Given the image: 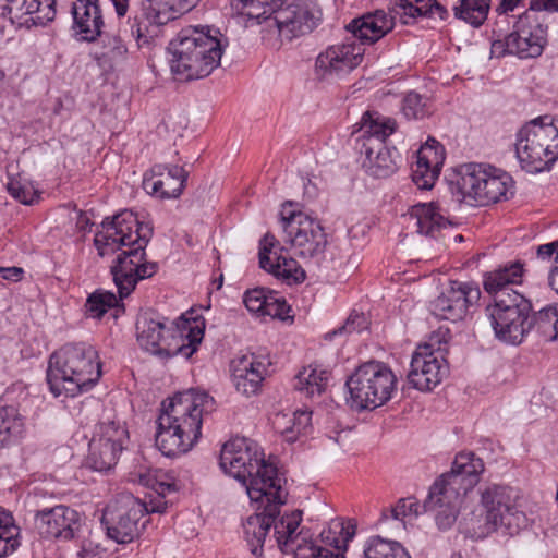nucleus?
Masks as SVG:
<instances>
[{"label":"nucleus","mask_w":558,"mask_h":558,"mask_svg":"<svg viewBox=\"0 0 558 558\" xmlns=\"http://www.w3.org/2000/svg\"><path fill=\"white\" fill-rule=\"evenodd\" d=\"M151 233V228L141 223L133 211L123 210L104 219L95 234L94 244L100 256L120 252L110 267L120 299L129 296L140 280L157 272V263L145 260Z\"/></svg>","instance_id":"1"},{"label":"nucleus","mask_w":558,"mask_h":558,"mask_svg":"<svg viewBox=\"0 0 558 558\" xmlns=\"http://www.w3.org/2000/svg\"><path fill=\"white\" fill-rule=\"evenodd\" d=\"M214 399L205 391L189 389L174 395L157 418L155 442L166 457L189 452L202 436L203 415L214 410Z\"/></svg>","instance_id":"2"},{"label":"nucleus","mask_w":558,"mask_h":558,"mask_svg":"<svg viewBox=\"0 0 558 558\" xmlns=\"http://www.w3.org/2000/svg\"><path fill=\"white\" fill-rule=\"evenodd\" d=\"M220 468L239 481L251 500H262L266 493L283 496L282 480L277 468L264 459L258 444L250 438L235 437L227 441L220 452Z\"/></svg>","instance_id":"3"},{"label":"nucleus","mask_w":558,"mask_h":558,"mask_svg":"<svg viewBox=\"0 0 558 558\" xmlns=\"http://www.w3.org/2000/svg\"><path fill=\"white\" fill-rule=\"evenodd\" d=\"M219 29L187 27L170 41L171 72L181 81L208 76L219 64L227 45Z\"/></svg>","instance_id":"4"},{"label":"nucleus","mask_w":558,"mask_h":558,"mask_svg":"<svg viewBox=\"0 0 558 558\" xmlns=\"http://www.w3.org/2000/svg\"><path fill=\"white\" fill-rule=\"evenodd\" d=\"M231 0L233 11L258 23L274 26L281 39L292 40L311 33L322 19L313 0Z\"/></svg>","instance_id":"5"},{"label":"nucleus","mask_w":558,"mask_h":558,"mask_svg":"<svg viewBox=\"0 0 558 558\" xmlns=\"http://www.w3.org/2000/svg\"><path fill=\"white\" fill-rule=\"evenodd\" d=\"M101 376L98 352L87 343H68L48 362L47 383L54 397H74L89 390Z\"/></svg>","instance_id":"6"},{"label":"nucleus","mask_w":558,"mask_h":558,"mask_svg":"<svg viewBox=\"0 0 558 558\" xmlns=\"http://www.w3.org/2000/svg\"><path fill=\"white\" fill-rule=\"evenodd\" d=\"M515 492L502 485H489L481 492V507L464 518L465 530L473 539H482L502 529L515 535L526 525V515L517 506Z\"/></svg>","instance_id":"7"},{"label":"nucleus","mask_w":558,"mask_h":558,"mask_svg":"<svg viewBox=\"0 0 558 558\" xmlns=\"http://www.w3.org/2000/svg\"><path fill=\"white\" fill-rule=\"evenodd\" d=\"M301 521V511H292L276 525V545L282 553L292 554L295 558H344L341 550H345L348 543L354 537L355 524L335 520L327 532H322V537L337 550L333 551L316 546L307 531L296 532Z\"/></svg>","instance_id":"8"},{"label":"nucleus","mask_w":558,"mask_h":558,"mask_svg":"<svg viewBox=\"0 0 558 558\" xmlns=\"http://www.w3.org/2000/svg\"><path fill=\"white\" fill-rule=\"evenodd\" d=\"M166 23L167 19L160 12L151 15L145 9L141 15L129 19L126 25L121 26L117 34L102 36L100 50L94 53L95 61L99 66L108 69L125 62L129 54L133 53L131 39L138 51L150 52L156 45L159 27Z\"/></svg>","instance_id":"9"},{"label":"nucleus","mask_w":558,"mask_h":558,"mask_svg":"<svg viewBox=\"0 0 558 558\" xmlns=\"http://www.w3.org/2000/svg\"><path fill=\"white\" fill-rule=\"evenodd\" d=\"M515 155L530 173L548 170L558 160V128L550 117L533 119L519 130Z\"/></svg>","instance_id":"10"},{"label":"nucleus","mask_w":558,"mask_h":558,"mask_svg":"<svg viewBox=\"0 0 558 558\" xmlns=\"http://www.w3.org/2000/svg\"><path fill=\"white\" fill-rule=\"evenodd\" d=\"M349 405L356 410H374L387 403L397 389V377L379 361H368L356 367L347 379Z\"/></svg>","instance_id":"11"},{"label":"nucleus","mask_w":558,"mask_h":558,"mask_svg":"<svg viewBox=\"0 0 558 558\" xmlns=\"http://www.w3.org/2000/svg\"><path fill=\"white\" fill-rule=\"evenodd\" d=\"M290 207L291 204L283 205L280 213L284 242L290 244L294 255L319 267L325 258L327 234L319 220L302 211L291 210Z\"/></svg>","instance_id":"12"},{"label":"nucleus","mask_w":558,"mask_h":558,"mask_svg":"<svg viewBox=\"0 0 558 558\" xmlns=\"http://www.w3.org/2000/svg\"><path fill=\"white\" fill-rule=\"evenodd\" d=\"M396 126L395 120L378 112L366 111L362 116L360 153L365 156L364 166L374 177H388L397 169L392 151L385 145L386 138L396 131Z\"/></svg>","instance_id":"13"},{"label":"nucleus","mask_w":558,"mask_h":558,"mask_svg":"<svg viewBox=\"0 0 558 558\" xmlns=\"http://www.w3.org/2000/svg\"><path fill=\"white\" fill-rule=\"evenodd\" d=\"M486 312L500 341L517 345L530 335L532 304L521 293H499Z\"/></svg>","instance_id":"14"},{"label":"nucleus","mask_w":558,"mask_h":558,"mask_svg":"<svg viewBox=\"0 0 558 558\" xmlns=\"http://www.w3.org/2000/svg\"><path fill=\"white\" fill-rule=\"evenodd\" d=\"M508 174L484 163H465L459 167L457 187L464 201L476 206L499 202L509 187Z\"/></svg>","instance_id":"15"},{"label":"nucleus","mask_w":558,"mask_h":558,"mask_svg":"<svg viewBox=\"0 0 558 558\" xmlns=\"http://www.w3.org/2000/svg\"><path fill=\"white\" fill-rule=\"evenodd\" d=\"M187 335L186 342L177 345L171 350L163 345L166 326L165 322L154 312L147 311L138 315L136 320V340L140 347L154 355H182L190 359L197 350L204 335V330L198 326H192L186 322Z\"/></svg>","instance_id":"16"},{"label":"nucleus","mask_w":558,"mask_h":558,"mask_svg":"<svg viewBox=\"0 0 558 558\" xmlns=\"http://www.w3.org/2000/svg\"><path fill=\"white\" fill-rule=\"evenodd\" d=\"M448 330L439 329L429 342L416 348L412 355L409 383L421 391H429L447 376L448 367L441 354L442 343H447Z\"/></svg>","instance_id":"17"},{"label":"nucleus","mask_w":558,"mask_h":558,"mask_svg":"<svg viewBox=\"0 0 558 558\" xmlns=\"http://www.w3.org/2000/svg\"><path fill=\"white\" fill-rule=\"evenodd\" d=\"M262 500H252L257 504V512L250 515L243 524L244 537L247 542L251 553L260 557L266 542L271 546L276 544V525L287 518L289 513L281 515L280 507L286 504L288 493L283 488L281 499L272 492L266 493Z\"/></svg>","instance_id":"18"},{"label":"nucleus","mask_w":558,"mask_h":558,"mask_svg":"<svg viewBox=\"0 0 558 558\" xmlns=\"http://www.w3.org/2000/svg\"><path fill=\"white\" fill-rule=\"evenodd\" d=\"M83 518L78 511L64 505L35 511L34 524L44 538L71 541L81 531Z\"/></svg>","instance_id":"19"},{"label":"nucleus","mask_w":558,"mask_h":558,"mask_svg":"<svg viewBox=\"0 0 558 558\" xmlns=\"http://www.w3.org/2000/svg\"><path fill=\"white\" fill-rule=\"evenodd\" d=\"M481 298L478 287L469 282L451 281L432 303L430 311L439 319L459 322L474 307Z\"/></svg>","instance_id":"20"},{"label":"nucleus","mask_w":558,"mask_h":558,"mask_svg":"<svg viewBox=\"0 0 558 558\" xmlns=\"http://www.w3.org/2000/svg\"><path fill=\"white\" fill-rule=\"evenodd\" d=\"M148 513L145 504L128 497L126 502L116 513L107 510L102 517L107 534L119 544H126L138 537L141 530L145 527Z\"/></svg>","instance_id":"21"},{"label":"nucleus","mask_w":558,"mask_h":558,"mask_svg":"<svg viewBox=\"0 0 558 558\" xmlns=\"http://www.w3.org/2000/svg\"><path fill=\"white\" fill-rule=\"evenodd\" d=\"M364 48L356 43H345L328 47L316 59V73L322 80L341 77L363 61Z\"/></svg>","instance_id":"22"},{"label":"nucleus","mask_w":558,"mask_h":558,"mask_svg":"<svg viewBox=\"0 0 558 558\" xmlns=\"http://www.w3.org/2000/svg\"><path fill=\"white\" fill-rule=\"evenodd\" d=\"M277 241L274 235L266 234L260 242L259 266L276 278L288 284L301 283L305 279V271L298 262L282 254L283 247L275 250Z\"/></svg>","instance_id":"23"},{"label":"nucleus","mask_w":558,"mask_h":558,"mask_svg":"<svg viewBox=\"0 0 558 558\" xmlns=\"http://www.w3.org/2000/svg\"><path fill=\"white\" fill-rule=\"evenodd\" d=\"M187 172L178 165L157 163L144 174L143 189L160 199L179 197L185 186Z\"/></svg>","instance_id":"24"},{"label":"nucleus","mask_w":558,"mask_h":558,"mask_svg":"<svg viewBox=\"0 0 558 558\" xmlns=\"http://www.w3.org/2000/svg\"><path fill=\"white\" fill-rule=\"evenodd\" d=\"M270 362L255 354H245L231 361V379L236 391L250 397L258 393Z\"/></svg>","instance_id":"25"},{"label":"nucleus","mask_w":558,"mask_h":558,"mask_svg":"<svg viewBox=\"0 0 558 558\" xmlns=\"http://www.w3.org/2000/svg\"><path fill=\"white\" fill-rule=\"evenodd\" d=\"M484 471V462L473 452H460L456 456L451 470L441 475L438 482L449 487V493L454 490L466 496L480 481Z\"/></svg>","instance_id":"26"},{"label":"nucleus","mask_w":558,"mask_h":558,"mask_svg":"<svg viewBox=\"0 0 558 558\" xmlns=\"http://www.w3.org/2000/svg\"><path fill=\"white\" fill-rule=\"evenodd\" d=\"M56 0H7L0 15L19 26L46 25L56 16Z\"/></svg>","instance_id":"27"},{"label":"nucleus","mask_w":558,"mask_h":558,"mask_svg":"<svg viewBox=\"0 0 558 558\" xmlns=\"http://www.w3.org/2000/svg\"><path fill=\"white\" fill-rule=\"evenodd\" d=\"M444 160L442 145L434 137H428L418 149L416 162L412 168V180L418 189L429 190L434 186Z\"/></svg>","instance_id":"28"},{"label":"nucleus","mask_w":558,"mask_h":558,"mask_svg":"<svg viewBox=\"0 0 558 558\" xmlns=\"http://www.w3.org/2000/svg\"><path fill=\"white\" fill-rule=\"evenodd\" d=\"M464 497L454 489L450 494L449 487L437 481L430 488L425 508L435 512V521L440 530H448L456 523Z\"/></svg>","instance_id":"29"},{"label":"nucleus","mask_w":558,"mask_h":558,"mask_svg":"<svg viewBox=\"0 0 558 558\" xmlns=\"http://www.w3.org/2000/svg\"><path fill=\"white\" fill-rule=\"evenodd\" d=\"M395 27L393 17L384 10L368 12L361 17L352 20L347 29L353 34L355 39L372 45L391 32Z\"/></svg>","instance_id":"30"},{"label":"nucleus","mask_w":558,"mask_h":558,"mask_svg":"<svg viewBox=\"0 0 558 558\" xmlns=\"http://www.w3.org/2000/svg\"><path fill=\"white\" fill-rule=\"evenodd\" d=\"M534 41L520 35L508 34L504 39H496L492 44V52L498 56L509 53L521 59L535 58L542 54L547 43L546 28H537Z\"/></svg>","instance_id":"31"},{"label":"nucleus","mask_w":558,"mask_h":558,"mask_svg":"<svg viewBox=\"0 0 558 558\" xmlns=\"http://www.w3.org/2000/svg\"><path fill=\"white\" fill-rule=\"evenodd\" d=\"M389 14L395 23L399 20L408 25L412 24L417 16L446 20L449 13L437 0H393Z\"/></svg>","instance_id":"32"},{"label":"nucleus","mask_w":558,"mask_h":558,"mask_svg":"<svg viewBox=\"0 0 558 558\" xmlns=\"http://www.w3.org/2000/svg\"><path fill=\"white\" fill-rule=\"evenodd\" d=\"M74 25L86 41H95L101 35L104 19L98 0H77L72 8Z\"/></svg>","instance_id":"33"},{"label":"nucleus","mask_w":558,"mask_h":558,"mask_svg":"<svg viewBox=\"0 0 558 558\" xmlns=\"http://www.w3.org/2000/svg\"><path fill=\"white\" fill-rule=\"evenodd\" d=\"M523 271V264L517 260L486 272L483 284L485 291L493 296V302L499 293H518L510 286L521 283Z\"/></svg>","instance_id":"34"},{"label":"nucleus","mask_w":558,"mask_h":558,"mask_svg":"<svg viewBox=\"0 0 558 558\" xmlns=\"http://www.w3.org/2000/svg\"><path fill=\"white\" fill-rule=\"evenodd\" d=\"M409 220L417 233L432 238L451 225L435 203L414 205L409 211Z\"/></svg>","instance_id":"35"},{"label":"nucleus","mask_w":558,"mask_h":558,"mask_svg":"<svg viewBox=\"0 0 558 558\" xmlns=\"http://www.w3.org/2000/svg\"><path fill=\"white\" fill-rule=\"evenodd\" d=\"M424 512H426L425 502L421 505L414 497L402 498L395 507L383 512L380 524L391 522L395 530H405L408 522Z\"/></svg>","instance_id":"36"},{"label":"nucleus","mask_w":558,"mask_h":558,"mask_svg":"<svg viewBox=\"0 0 558 558\" xmlns=\"http://www.w3.org/2000/svg\"><path fill=\"white\" fill-rule=\"evenodd\" d=\"M530 333L545 342L558 341V304L547 305L530 315Z\"/></svg>","instance_id":"37"},{"label":"nucleus","mask_w":558,"mask_h":558,"mask_svg":"<svg viewBox=\"0 0 558 558\" xmlns=\"http://www.w3.org/2000/svg\"><path fill=\"white\" fill-rule=\"evenodd\" d=\"M312 412L298 410L292 414L278 413L274 418V426L288 442H294L299 435L305 434L311 427Z\"/></svg>","instance_id":"38"},{"label":"nucleus","mask_w":558,"mask_h":558,"mask_svg":"<svg viewBox=\"0 0 558 558\" xmlns=\"http://www.w3.org/2000/svg\"><path fill=\"white\" fill-rule=\"evenodd\" d=\"M329 373L317 366L303 367L294 378V389L307 398L320 396L326 389Z\"/></svg>","instance_id":"39"},{"label":"nucleus","mask_w":558,"mask_h":558,"mask_svg":"<svg viewBox=\"0 0 558 558\" xmlns=\"http://www.w3.org/2000/svg\"><path fill=\"white\" fill-rule=\"evenodd\" d=\"M89 453L87 464L95 471H107L117 464L118 457L123 447L101 442L98 438H92L88 445Z\"/></svg>","instance_id":"40"},{"label":"nucleus","mask_w":558,"mask_h":558,"mask_svg":"<svg viewBox=\"0 0 558 558\" xmlns=\"http://www.w3.org/2000/svg\"><path fill=\"white\" fill-rule=\"evenodd\" d=\"M25 432L24 417L13 405H0V448L17 441Z\"/></svg>","instance_id":"41"},{"label":"nucleus","mask_w":558,"mask_h":558,"mask_svg":"<svg viewBox=\"0 0 558 558\" xmlns=\"http://www.w3.org/2000/svg\"><path fill=\"white\" fill-rule=\"evenodd\" d=\"M20 545V527L12 514L0 508V558L14 553Z\"/></svg>","instance_id":"42"},{"label":"nucleus","mask_w":558,"mask_h":558,"mask_svg":"<svg viewBox=\"0 0 558 558\" xmlns=\"http://www.w3.org/2000/svg\"><path fill=\"white\" fill-rule=\"evenodd\" d=\"M201 0H147L143 3L142 12L146 9L151 15L160 12L166 19H175L177 15L190 12Z\"/></svg>","instance_id":"43"},{"label":"nucleus","mask_w":558,"mask_h":558,"mask_svg":"<svg viewBox=\"0 0 558 558\" xmlns=\"http://www.w3.org/2000/svg\"><path fill=\"white\" fill-rule=\"evenodd\" d=\"M489 5L486 0H459L453 7L454 16L477 27L487 17Z\"/></svg>","instance_id":"44"},{"label":"nucleus","mask_w":558,"mask_h":558,"mask_svg":"<svg viewBox=\"0 0 558 558\" xmlns=\"http://www.w3.org/2000/svg\"><path fill=\"white\" fill-rule=\"evenodd\" d=\"M129 433L125 427L119 422L108 421L101 422L93 435V438H98L101 442H110V445H118L123 447Z\"/></svg>","instance_id":"45"},{"label":"nucleus","mask_w":558,"mask_h":558,"mask_svg":"<svg viewBox=\"0 0 558 558\" xmlns=\"http://www.w3.org/2000/svg\"><path fill=\"white\" fill-rule=\"evenodd\" d=\"M536 27L547 29V25L543 23L541 15L529 8L524 13L519 15L513 25V31L510 34L520 35L534 41V34L535 31H537Z\"/></svg>","instance_id":"46"},{"label":"nucleus","mask_w":558,"mask_h":558,"mask_svg":"<svg viewBox=\"0 0 558 558\" xmlns=\"http://www.w3.org/2000/svg\"><path fill=\"white\" fill-rule=\"evenodd\" d=\"M118 303L116 295L109 291H97L89 295L86 312L93 318H100L109 308Z\"/></svg>","instance_id":"47"},{"label":"nucleus","mask_w":558,"mask_h":558,"mask_svg":"<svg viewBox=\"0 0 558 558\" xmlns=\"http://www.w3.org/2000/svg\"><path fill=\"white\" fill-rule=\"evenodd\" d=\"M401 109L407 119H423L430 112L427 100H424L415 92H410L404 96Z\"/></svg>","instance_id":"48"},{"label":"nucleus","mask_w":558,"mask_h":558,"mask_svg":"<svg viewBox=\"0 0 558 558\" xmlns=\"http://www.w3.org/2000/svg\"><path fill=\"white\" fill-rule=\"evenodd\" d=\"M142 482L160 496L175 490L174 478L162 471L156 470L142 477Z\"/></svg>","instance_id":"49"},{"label":"nucleus","mask_w":558,"mask_h":558,"mask_svg":"<svg viewBox=\"0 0 558 558\" xmlns=\"http://www.w3.org/2000/svg\"><path fill=\"white\" fill-rule=\"evenodd\" d=\"M7 190L12 197L24 205H32L39 197L37 192L29 183L21 182L20 180L13 178L9 180Z\"/></svg>","instance_id":"50"},{"label":"nucleus","mask_w":558,"mask_h":558,"mask_svg":"<svg viewBox=\"0 0 558 558\" xmlns=\"http://www.w3.org/2000/svg\"><path fill=\"white\" fill-rule=\"evenodd\" d=\"M268 291L264 288L247 290L243 296L245 307L253 314L264 317L267 305Z\"/></svg>","instance_id":"51"},{"label":"nucleus","mask_w":558,"mask_h":558,"mask_svg":"<svg viewBox=\"0 0 558 558\" xmlns=\"http://www.w3.org/2000/svg\"><path fill=\"white\" fill-rule=\"evenodd\" d=\"M290 312L291 307L287 304L284 298L280 296L277 292L268 291L267 305L264 312V316L284 320L291 317L289 315Z\"/></svg>","instance_id":"52"},{"label":"nucleus","mask_w":558,"mask_h":558,"mask_svg":"<svg viewBox=\"0 0 558 558\" xmlns=\"http://www.w3.org/2000/svg\"><path fill=\"white\" fill-rule=\"evenodd\" d=\"M368 329V320L362 313L353 312L350 314V316L347 318L345 323L339 327L338 329H335L332 331V336L336 335H343V333H360L364 330Z\"/></svg>","instance_id":"53"},{"label":"nucleus","mask_w":558,"mask_h":558,"mask_svg":"<svg viewBox=\"0 0 558 558\" xmlns=\"http://www.w3.org/2000/svg\"><path fill=\"white\" fill-rule=\"evenodd\" d=\"M384 542H389L380 536L371 537L364 547V558H383Z\"/></svg>","instance_id":"54"},{"label":"nucleus","mask_w":558,"mask_h":558,"mask_svg":"<svg viewBox=\"0 0 558 558\" xmlns=\"http://www.w3.org/2000/svg\"><path fill=\"white\" fill-rule=\"evenodd\" d=\"M383 558H411L403 546L396 542H384V556Z\"/></svg>","instance_id":"55"},{"label":"nucleus","mask_w":558,"mask_h":558,"mask_svg":"<svg viewBox=\"0 0 558 558\" xmlns=\"http://www.w3.org/2000/svg\"><path fill=\"white\" fill-rule=\"evenodd\" d=\"M537 256L542 259L554 258L555 265L558 264V240L551 243L543 244L537 247Z\"/></svg>","instance_id":"56"},{"label":"nucleus","mask_w":558,"mask_h":558,"mask_svg":"<svg viewBox=\"0 0 558 558\" xmlns=\"http://www.w3.org/2000/svg\"><path fill=\"white\" fill-rule=\"evenodd\" d=\"M530 9L537 14L542 11L558 12V0H530Z\"/></svg>","instance_id":"57"},{"label":"nucleus","mask_w":558,"mask_h":558,"mask_svg":"<svg viewBox=\"0 0 558 558\" xmlns=\"http://www.w3.org/2000/svg\"><path fill=\"white\" fill-rule=\"evenodd\" d=\"M24 269L21 267H0V277L4 280L19 282L23 279Z\"/></svg>","instance_id":"58"},{"label":"nucleus","mask_w":558,"mask_h":558,"mask_svg":"<svg viewBox=\"0 0 558 558\" xmlns=\"http://www.w3.org/2000/svg\"><path fill=\"white\" fill-rule=\"evenodd\" d=\"M523 0H500L496 11L499 15H506L508 12L513 11Z\"/></svg>","instance_id":"59"},{"label":"nucleus","mask_w":558,"mask_h":558,"mask_svg":"<svg viewBox=\"0 0 558 558\" xmlns=\"http://www.w3.org/2000/svg\"><path fill=\"white\" fill-rule=\"evenodd\" d=\"M119 16H124L128 11V0H111Z\"/></svg>","instance_id":"60"},{"label":"nucleus","mask_w":558,"mask_h":558,"mask_svg":"<svg viewBox=\"0 0 558 558\" xmlns=\"http://www.w3.org/2000/svg\"><path fill=\"white\" fill-rule=\"evenodd\" d=\"M549 284L558 293V264L550 270Z\"/></svg>","instance_id":"61"},{"label":"nucleus","mask_w":558,"mask_h":558,"mask_svg":"<svg viewBox=\"0 0 558 558\" xmlns=\"http://www.w3.org/2000/svg\"><path fill=\"white\" fill-rule=\"evenodd\" d=\"M166 508H167V506H166L165 502H159L158 505L153 506L150 511L151 512L162 513V512H165ZM148 512H149V509H148Z\"/></svg>","instance_id":"62"},{"label":"nucleus","mask_w":558,"mask_h":558,"mask_svg":"<svg viewBox=\"0 0 558 558\" xmlns=\"http://www.w3.org/2000/svg\"><path fill=\"white\" fill-rule=\"evenodd\" d=\"M222 280H223V279H222V276H220V277H219V279L217 280V283H218V284H217V288H218V289H219V288H221V286H222Z\"/></svg>","instance_id":"63"},{"label":"nucleus","mask_w":558,"mask_h":558,"mask_svg":"<svg viewBox=\"0 0 558 558\" xmlns=\"http://www.w3.org/2000/svg\"><path fill=\"white\" fill-rule=\"evenodd\" d=\"M2 80H3V73H2V71L0 70V83L2 82Z\"/></svg>","instance_id":"64"}]
</instances>
